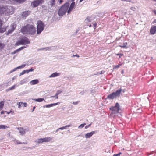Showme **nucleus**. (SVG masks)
Segmentation results:
<instances>
[{
	"instance_id": "1",
	"label": "nucleus",
	"mask_w": 156,
	"mask_h": 156,
	"mask_svg": "<svg viewBox=\"0 0 156 156\" xmlns=\"http://www.w3.org/2000/svg\"><path fill=\"white\" fill-rule=\"evenodd\" d=\"M13 8L11 6L0 5V16H8L13 14Z\"/></svg>"
},
{
	"instance_id": "2",
	"label": "nucleus",
	"mask_w": 156,
	"mask_h": 156,
	"mask_svg": "<svg viewBox=\"0 0 156 156\" xmlns=\"http://www.w3.org/2000/svg\"><path fill=\"white\" fill-rule=\"evenodd\" d=\"M21 31L24 34H29L32 35L35 34L36 30L33 25L27 24L23 27L21 29Z\"/></svg>"
},
{
	"instance_id": "3",
	"label": "nucleus",
	"mask_w": 156,
	"mask_h": 156,
	"mask_svg": "<svg viewBox=\"0 0 156 156\" xmlns=\"http://www.w3.org/2000/svg\"><path fill=\"white\" fill-rule=\"evenodd\" d=\"M69 6V4L68 2H66L63 5H62L59 9L58 12V14L60 16H62L64 15L67 12L68 7Z\"/></svg>"
},
{
	"instance_id": "4",
	"label": "nucleus",
	"mask_w": 156,
	"mask_h": 156,
	"mask_svg": "<svg viewBox=\"0 0 156 156\" xmlns=\"http://www.w3.org/2000/svg\"><path fill=\"white\" fill-rule=\"evenodd\" d=\"M44 27L45 24L42 21L40 20L38 21L37 26V34H40L44 30Z\"/></svg>"
},
{
	"instance_id": "5",
	"label": "nucleus",
	"mask_w": 156,
	"mask_h": 156,
	"mask_svg": "<svg viewBox=\"0 0 156 156\" xmlns=\"http://www.w3.org/2000/svg\"><path fill=\"white\" fill-rule=\"evenodd\" d=\"M109 109L112 111V114H116L120 112L121 110L120 105L118 103H116L115 106H112Z\"/></svg>"
},
{
	"instance_id": "6",
	"label": "nucleus",
	"mask_w": 156,
	"mask_h": 156,
	"mask_svg": "<svg viewBox=\"0 0 156 156\" xmlns=\"http://www.w3.org/2000/svg\"><path fill=\"white\" fill-rule=\"evenodd\" d=\"M121 89H119L115 92H113L111 94L108 95L107 98L109 100L113 99L117 97H119L122 91Z\"/></svg>"
},
{
	"instance_id": "7",
	"label": "nucleus",
	"mask_w": 156,
	"mask_h": 156,
	"mask_svg": "<svg viewBox=\"0 0 156 156\" xmlns=\"http://www.w3.org/2000/svg\"><path fill=\"white\" fill-rule=\"evenodd\" d=\"M30 43L29 39L25 37L24 38L21 39L16 43V45L18 46L20 45H24L30 44Z\"/></svg>"
},
{
	"instance_id": "8",
	"label": "nucleus",
	"mask_w": 156,
	"mask_h": 156,
	"mask_svg": "<svg viewBox=\"0 0 156 156\" xmlns=\"http://www.w3.org/2000/svg\"><path fill=\"white\" fill-rule=\"evenodd\" d=\"M52 139V137H49L37 139L35 142L37 144L42 143L43 142H47L50 141Z\"/></svg>"
},
{
	"instance_id": "9",
	"label": "nucleus",
	"mask_w": 156,
	"mask_h": 156,
	"mask_svg": "<svg viewBox=\"0 0 156 156\" xmlns=\"http://www.w3.org/2000/svg\"><path fill=\"white\" fill-rule=\"evenodd\" d=\"M44 2V0H34L31 2V4L33 7H36L43 3Z\"/></svg>"
},
{
	"instance_id": "10",
	"label": "nucleus",
	"mask_w": 156,
	"mask_h": 156,
	"mask_svg": "<svg viewBox=\"0 0 156 156\" xmlns=\"http://www.w3.org/2000/svg\"><path fill=\"white\" fill-rule=\"evenodd\" d=\"M26 0H8L6 2L8 4H17L23 3Z\"/></svg>"
},
{
	"instance_id": "11",
	"label": "nucleus",
	"mask_w": 156,
	"mask_h": 156,
	"mask_svg": "<svg viewBox=\"0 0 156 156\" xmlns=\"http://www.w3.org/2000/svg\"><path fill=\"white\" fill-rule=\"evenodd\" d=\"M16 27V26L15 24H14V23L12 24L10 27V29H8L7 32L6 33V34H8L11 33L12 32L14 31Z\"/></svg>"
},
{
	"instance_id": "12",
	"label": "nucleus",
	"mask_w": 156,
	"mask_h": 156,
	"mask_svg": "<svg viewBox=\"0 0 156 156\" xmlns=\"http://www.w3.org/2000/svg\"><path fill=\"white\" fill-rule=\"evenodd\" d=\"M96 131H92L90 133H87L85 134V137L86 138H90L92 135L97 133Z\"/></svg>"
},
{
	"instance_id": "13",
	"label": "nucleus",
	"mask_w": 156,
	"mask_h": 156,
	"mask_svg": "<svg viewBox=\"0 0 156 156\" xmlns=\"http://www.w3.org/2000/svg\"><path fill=\"white\" fill-rule=\"evenodd\" d=\"M75 2H73L70 4L69 7L67 11V13L68 14L70 13V12L72 11V9H75Z\"/></svg>"
},
{
	"instance_id": "14",
	"label": "nucleus",
	"mask_w": 156,
	"mask_h": 156,
	"mask_svg": "<svg viewBox=\"0 0 156 156\" xmlns=\"http://www.w3.org/2000/svg\"><path fill=\"white\" fill-rule=\"evenodd\" d=\"M156 33V25L152 26L150 29V33L151 34H154Z\"/></svg>"
},
{
	"instance_id": "15",
	"label": "nucleus",
	"mask_w": 156,
	"mask_h": 156,
	"mask_svg": "<svg viewBox=\"0 0 156 156\" xmlns=\"http://www.w3.org/2000/svg\"><path fill=\"white\" fill-rule=\"evenodd\" d=\"M26 66L25 64H23L21 66H19L17 67L14 68V69H13L12 70H11L10 72V73H12L16 71L18 69H20L23 68H24L25 66Z\"/></svg>"
},
{
	"instance_id": "16",
	"label": "nucleus",
	"mask_w": 156,
	"mask_h": 156,
	"mask_svg": "<svg viewBox=\"0 0 156 156\" xmlns=\"http://www.w3.org/2000/svg\"><path fill=\"white\" fill-rule=\"evenodd\" d=\"M18 105V108H20L22 106L26 107L27 106V104L26 103H23L20 102L17 103Z\"/></svg>"
},
{
	"instance_id": "17",
	"label": "nucleus",
	"mask_w": 156,
	"mask_h": 156,
	"mask_svg": "<svg viewBox=\"0 0 156 156\" xmlns=\"http://www.w3.org/2000/svg\"><path fill=\"white\" fill-rule=\"evenodd\" d=\"M55 0H49L48 4L49 6L51 7L55 5Z\"/></svg>"
},
{
	"instance_id": "18",
	"label": "nucleus",
	"mask_w": 156,
	"mask_h": 156,
	"mask_svg": "<svg viewBox=\"0 0 156 156\" xmlns=\"http://www.w3.org/2000/svg\"><path fill=\"white\" fill-rule=\"evenodd\" d=\"M18 129L19 130V132L21 135H23L25 134V131L23 128L20 127L18 128Z\"/></svg>"
},
{
	"instance_id": "19",
	"label": "nucleus",
	"mask_w": 156,
	"mask_h": 156,
	"mask_svg": "<svg viewBox=\"0 0 156 156\" xmlns=\"http://www.w3.org/2000/svg\"><path fill=\"white\" fill-rule=\"evenodd\" d=\"M19 85H17V84H15L13 86H12L11 87H9L8 89H6V92H8L10 90H13L14 89L18 87L19 86Z\"/></svg>"
},
{
	"instance_id": "20",
	"label": "nucleus",
	"mask_w": 156,
	"mask_h": 156,
	"mask_svg": "<svg viewBox=\"0 0 156 156\" xmlns=\"http://www.w3.org/2000/svg\"><path fill=\"white\" fill-rule=\"evenodd\" d=\"M39 81L37 79H35L31 81L30 82V84L31 85H34L38 83Z\"/></svg>"
},
{
	"instance_id": "21",
	"label": "nucleus",
	"mask_w": 156,
	"mask_h": 156,
	"mask_svg": "<svg viewBox=\"0 0 156 156\" xmlns=\"http://www.w3.org/2000/svg\"><path fill=\"white\" fill-rule=\"evenodd\" d=\"M30 11H27L23 12L22 14L23 17H26L27 16L30 14Z\"/></svg>"
},
{
	"instance_id": "22",
	"label": "nucleus",
	"mask_w": 156,
	"mask_h": 156,
	"mask_svg": "<svg viewBox=\"0 0 156 156\" xmlns=\"http://www.w3.org/2000/svg\"><path fill=\"white\" fill-rule=\"evenodd\" d=\"M28 81V80L27 78L23 79L20 81V84L22 85L26 83Z\"/></svg>"
},
{
	"instance_id": "23",
	"label": "nucleus",
	"mask_w": 156,
	"mask_h": 156,
	"mask_svg": "<svg viewBox=\"0 0 156 156\" xmlns=\"http://www.w3.org/2000/svg\"><path fill=\"white\" fill-rule=\"evenodd\" d=\"M59 74L57 73H54L51 74L49 76V78L55 77L59 76Z\"/></svg>"
},
{
	"instance_id": "24",
	"label": "nucleus",
	"mask_w": 156,
	"mask_h": 156,
	"mask_svg": "<svg viewBox=\"0 0 156 156\" xmlns=\"http://www.w3.org/2000/svg\"><path fill=\"white\" fill-rule=\"evenodd\" d=\"M8 27H7L6 28L3 27L2 28L1 27H0V33H2L6 31V30L8 29Z\"/></svg>"
},
{
	"instance_id": "25",
	"label": "nucleus",
	"mask_w": 156,
	"mask_h": 156,
	"mask_svg": "<svg viewBox=\"0 0 156 156\" xmlns=\"http://www.w3.org/2000/svg\"><path fill=\"white\" fill-rule=\"evenodd\" d=\"M33 100L37 102H41L42 101L44 100V99L42 98H38L37 99H33Z\"/></svg>"
},
{
	"instance_id": "26",
	"label": "nucleus",
	"mask_w": 156,
	"mask_h": 156,
	"mask_svg": "<svg viewBox=\"0 0 156 156\" xmlns=\"http://www.w3.org/2000/svg\"><path fill=\"white\" fill-rule=\"evenodd\" d=\"M25 48H26V47H25V46H23V47H20V48H19L18 49H16V50L15 51H14L15 52V53L18 52L19 51H21V50L24 49Z\"/></svg>"
},
{
	"instance_id": "27",
	"label": "nucleus",
	"mask_w": 156,
	"mask_h": 156,
	"mask_svg": "<svg viewBox=\"0 0 156 156\" xmlns=\"http://www.w3.org/2000/svg\"><path fill=\"white\" fill-rule=\"evenodd\" d=\"M71 126V124L67 125L65 126H63L62 127L60 128L59 129H61V130H63V129H66V127H70Z\"/></svg>"
},
{
	"instance_id": "28",
	"label": "nucleus",
	"mask_w": 156,
	"mask_h": 156,
	"mask_svg": "<svg viewBox=\"0 0 156 156\" xmlns=\"http://www.w3.org/2000/svg\"><path fill=\"white\" fill-rule=\"evenodd\" d=\"M9 126H7L5 125H0V129H5L7 128H9Z\"/></svg>"
},
{
	"instance_id": "29",
	"label": "nucleus",
	"mask_w": 156,
	"mask_h": 156,
	"mask_svg": "<svg viewBox=\"0 0 156 156\" xmlns=\"http://www.w3.org/2000/svg\"><path fill=\"white\" fill-rule=\"evenodd\" d=\"M4 102L2 101L0 102V110H2L3 108Z\"/></svg>"
},
{
	"instance_id": "30",
	"label": "nucleus",
	"mask_w": 156,
	"mask_h": 156,
	"mask_svg": "<svg viewBox=\"0 0 156 156\" xmlns=\"http://www.w3.org/2000/svg\"><path fill=\"white\" fill-rule=\"evenodd\" d=\"M14 142L16 144H22V142H20L18 140L15 139L14 140Z\"/></svg>"
},
{
	"instance_id": "31",
	"label": "nucleus",
	"mask_w": 156,
	"mask_h": 156,
	"mask_svg": "<svg viewBox=\"0 0 156 156\" xmlns=\"http://www.w3.org/2000/svg\"><path fill=\"white\" fill-rule=\"evenodd\" d=\"M86 23H89L91 22V18L90 17H87L85 20Z\"/></svg>"
},
{
	"instance_id": "32",
	"label": "nucleus",
	"mask_w": 156,
	"mask_h": 156,
	"mask_svg": "<svg viewBox=\"0 0 156 156\" xmlns=\"http://www.w3.org/2000/svg\"><path fill=\"white\" fill-rule=\"evenodd\" d=\"M127 44V43L125 42L123 43V44H122V45H120L119 46L122 48H126Z\"/></svg>"
},
{
	"instance_id": "33",
	"label": "nucleus",
	"mask_w": 156,
	"mask_h": 156,
	"mask_svg": "<svg viewBox=\"0 0 156 156\" xmlns=\"http://www.w3.org/2000/svg\"><path fill=\"white\" fill-rule=\"evenodd\" d=\"M51 107H52V104H48V105H44L43 106V107H44V108H50Z\"/></svg>"
},
{
	"instance_id": "34",
	"label": "nucleus",
	"mask_w": 156,
	"mask_h": 156,
	"mask_svg": "<svg viewBox=\"0 0 156 156\" xmlns=\"http://www.w3.org/2000/svg\"><path fill=\"white\" fill-rule=\"evenodd\" d=\"M44 50H45V51L47 50H51V47H47L44 48Z\"/></svg>"
},
{
	"instance_id": "35",
	"label": "nucleus",
	"mask_w": 156,
	"mask_h": 156,
	"mask_svg": "<svg viewBox=\"0 0 156 156\" xmlns=\"http://www.w3.org/2000/svg\"><path fill=\"white\" fill-rule=\"evenodd\" d=\"M86 125L85 123H84L83 124H81L78 126V128L81 129L83 128L84 126Z\"/></svg>"
},
{
	"instance_id": "36",
	"label": "nucleus",
	"mask_w": 156,
	"mask_h": 156,
	"mask_svg": "<svg viewBox=\"0 0 156 156\" xmlns=\"http://www.w3.org/2000/svg\"><path fill=\"white\" fill-rule=\"evenodd\" d=\"M105 72V71H101V72H98L97 73V75L103 74Z\"/></svg>"
},
{
	"instance_id": "37",
	"label": "nucleus",
	"mask_w": 156,
	"mask_h": 156,
	"mask_svg": "<svg viewBox=\"0 0 156 156\" xmlns=\"http://www.w3.org/2000/svg\"><path fill=\"white\" fill-rule=\"evenodd\" d=\"M61 92H62V91H61L60 90H58L56 92L55 94V95H56V96H58L59 95V94Z\"/></svg>"
},
{
	"instance_id": "38",
	"label": "nucleus",
	"mask_w": 156,
	"mask_h": 156,
	"mask_svg": "<svg viewBox=\"0 0 156 156\" xmlns=\"http://www.w3.org/2000/svg\"><path fill=\"white\" fill-rule=\"evenodd\" d=\"M60 102H57L56 103H54L52 104V106H55L56 105H58L60 104Z\"/></svg>"
},
{
	"instance_id": "39",
	"label": "nucleus",
	"mask_w": 156,
	"mask_h": 156,
	"mask_svg": "<svg viewBox=\"0 0 156 156\" xmlns=\"http://www.w3.org/2000/svg\"><path fill=\"white\" fill-rule=\"evenodd\" d=\"M79 102H80L79 101H78L76 102H73L72 103L74 105H77L79 103Z\"/></svg>"
},
{
	"instance_id": "40",
	"label": "nucleus",
	"mask_w": 156,
	"mask_h": 156,
	"mask_svg": "<svg viewBox=\"0 0 156 156\" xmlns=\"http://www.w3.org/2000/svg\"><path fill=\"white\" fill-rule=\"evenodd\" d=\"M25 70H23L21 73H20V76H21V75H23L25 73Z\"/></svg>"
},
{
	"instance_id": "41",
	"label": "nucleus",
	"mask_w": 156,
	"mask_h": 156,
	"mask_svg": "<svg viewBox=\"0 0 156 156\" xmlns=\"http://www.w3.org/2000/svg\"><path fill=\"white\" fill-rule=\"evenodd\" d=\"M77 57L78 58H79L80 56L78 55L77 54H76L75 55H73L72 56H71V57Z\"/></svg>"
},
{
	"instance_id": "42",
	"label": "nucleus",
	"mask_w": 156,
	"mask_h": 156,
	"mask_svg": "<svg viewBox=\"0 0 156 156\" xmlns=\"http://www.w3.org/2000/svg\"><path fill=\"white\" fill-rule=\"evenodd\" d=\"M121 66V64H119L118 65H115V66L114 68L116 69L120 67V66Z\"/></svg>"
},
{
	"instance_id": "43",
	"label": "nucleus",
	"mask_w": 156,
	"mask_h": 156,
	"mask_svg": "<svg viewBox=\"0 0 156 156\" xmlns=\"http://www.w3.org/2000/svg\"><path fill=\"white\" fill-rule=\"evenodd\" d=\"M63 2V0H58V3H59V4L60 5Z\"/></svg>"
},
{
	"instance_id": "44",
	"label": "nucleus",
	"mask_w": 156,
	"mask_h": 156,
	"mask_svg": "<svg viewBox=\"0 0 156 156\" xmlns=\"http://www.w3.org/2000/svg\"><path fill=\"white\" fill-rule=\"evenodd\" d=\"M122 154V153L121 152H119L118 154H114L113 155V156H119L120 155V154Z\"/></svg>"
},
{
	"instance_id": "45",
	"label": "nucleus",
	"mask_w": 156,
	"mask_h": 156,
	"mask_svg": "<svg viewBox=\"0 0 156 156\" xmlns=\"http://www.w3.org/2000/svg\"><path fill=\"white\" fill-rule=\"evenodd\" d=\"M54 97H55V99H58V96H56V95H55L54 96H51L50 97V98H54Z\"/></svg>"
},
{
	"instance_id": "46",
	"label": "nucleus",
	"mask_w": 156,
	"mask_h": 156,
	"mask_svg": "<svg viewBox=\"0 0 156 156\" xmlns=\"http://www.w3.org/2000/svg\"><path fill=\"white\" fill-rule=\"evenodd\" d=\"M3 45L2 43H0V49H2L3 47Z\"/></svg>"
},
{
	"instance_id": "47",
	"label": "nucleus",
	"mask_w": 156,
	"mask_h": 156,
	"mask_svg": "<svg viewBox=\"0 0 156 156\" xmlns=\"http://www.w3.org/2000/svg\"><path fill=\"white\" fill-rule=\"evenodd\" d=\"M85 92L84 91H82L80 93V94L81 95H83L84 94Z\"/></svg>"
},
{
	"instance_id": "48",
	"label": "nucleus",
	"mask_w": 156,
	"mask_h": 156,
	"mask_svg": "<svg viewBox=\"0 0 156 156\" xmlns=\"http://www.w3.org/2000/svg\"><path fill=\"white\" fill-rule=\"evenodd\" d=\"M91 125V124H90L89 125H87L85 127V129H87V128H89L90 126Z\"/></svg>"
},
{
	"instance_id": "49",
	"label": "nucleus",
	"mask_w": 156,
	"mask_h": 156,
	"mask_svg": "<svg viewBox=\"0 0 156 156\" xmlns=\"http://www.w3.org/2000/svg\"><path fill=\"white\" fill-rule=\"evenodd\" d=\"M7 112L6 111H2L1 112V114H4L5 113V112Z\"/></svg>"
},
{
	"instance_id": "50",
	"label": "nucleus",
	"mask_w": 156,
	"mask_h": 156,
	"mask_svg": "<svg viewBox=\"0 0 156 156\" xmlns=\"http://www.w3.org/2000/svg\"><path fill=\"white\" fill-rule=\"evenodd\" d=\"M117 55H119V58H120L121 57V56H122L123 55L122 54H117Z\"/></svg>"
},
{
	"instance_id": "51",
	"label": "nucleus",
	"mask_w": 156,
	"mask_h": 156,
	"mask_svg": "<svg viewBox=\"0 0 156 156\" xmlns=\"http://www.w3.org/2000/svg\"><path fill=\"white\" fill-rule=\"evenodd\" d=\"M34 70V69L31 68V69H29V72L33 71Z\"/></svg>"
},
{
	"instance_id": "52",
	"label": "nucleus",
	"mask_w": 156,
	"mask_h": 156,
	"mask_svg": "<svg viewBox=\"0 0 156 156\" xmlns=\"http://www.w3.org/2000/svg\"><path fill=\"white\" fill-rule=\"evenodd\" d=\"M152 12L154 13L155 15H156V10L154 9L152 10Z\"/></svg>"
},
{
	"instance_id": "53",
	"label": "nucleus",
	"mask_w": 156,
	"mask_h": 156,
	"mask_svg": "<svg viewBox=\"0 0 156 156\" xmlns=\"http://www.w3.org/2000/svg\"><path fill=\"white\" fill-rule=\"evenodd\" d=\"M24 130H25V132H26L28 131H29V128H27L26 129H24Z\"/></svg>"
},
{
	"instance_id": "54",
	"label": "nucleus",
	"mask_w": 156,
	"mask_h": 156,
	"mask_svg": "<svg viewBox=\"0 0 156 156\" xmlns=\"http://www.w3.org/2000/svg\"><path fill=\"white\" fill-rule=\"evenodd\" d=\"M5 0H0V3H4Z\"/></svg>"
},
{
	"instance_id": "55",
	"label": "nucleus",
	"mask_w": 156,
	"mask_h": 156,
	"mask_svg": "<svg viewBox=\"0 0 156 156\" xmlns=\"http://www.w3.org/2000/svg\"><path fill=\"white\" fill-rule=\"evenodd\" d=\"M2 25V22L1 20H0V27H1Z\"/></svg>"
},
{
	"instance_id": "56",
	"label": "nucleus",
	"mask_w": 156,
	"mask_h": 156,
	"mask_svg": "<svg viewBox=\"0 0 156 156\" xmlns=\"http://www.w3.org/2000/svg\"><path fill=\"white\" fill-rule=\"evenodd\" d=\"M25 73H28L29 72V70H25Z\"/></svg>"
},
{
	"instance_id": "57",
	"label": "nucleus",
	"mask_w": 156,
	"mask_h": 156,
	"mask_svg": "<svg viewBox=\"0 0 156 156\" xmlns=\"http://www.w3.org/2000/svg\"><path fill=\"white\" fill-rule=\"evenodd\" d=\"M11 112H12V111H10L9 112H7H7H5V113H6L8 114H9L11 113Z\"/></svg>"
},
{
	"instance_id": "58",
	"label": "nucleus",
	"mask_w": 156,
	"mask_h": 156,
	"mask_svg": "<svg viewBox=\"0 0 156 156\" xmlns=\"http://www.w3.org/2000/svg\"><path fill=\"white\" fill-rule=\"evenodd\" d=\"M43 50H44V48H40V49H38V51Z\"/></svg>"
},
{
	"instance_id": "59",
	"label": "nucleus",
	"mask_w": 156,
	"mask_h": 156,
	"mask_svg": "<svg viewBox=\"0 0 156 156\" xmlns=\"http://www.w3.org/2000/svg\"><path fill=\"white\" fill-rule=\"evenodd\" d=\"M2 87L1 85H0V90L2 89Z\"/></svg>"
},
{
	"instance_id": "60",
	"label": "nucleus",
	"mask_w": 156,
	"mask_h": 156,
	"mask_svg": "<svg viewBox=\"0 0 156 156\" xmlns=\"http://www.w3.org/2000/svg\"><path fill=\"white\" fill-rule=\"evenodd\" d=\"M131 9L132 10H135V8L132 7L131 8Z\"/></svg>"
},
{
	"instance_id": "61",
	"label": "nucleus",
	"mask_w": 156,
	"mask_h": 156,
	"mask_svg": "<svg viewBox=\"0 0 156 156\" xmlns=\"http://www.w3.org/2000/svg\"><path fill=\"white\" fill-rule=\"evenodd\" d=\"M59 130H60V129H59V128H58V129H57L56 130L55 132H58V131Z\"/></svg>"
},
{
	"instance_id": "62",
	"label": "nucleus",
	"mask_w": 156,
	"mask_h": 156,
	"mask_svg": "<svg viewBox=\"0 0 156 156\" xmlns=\"http://www.w3.org/2000/svg\"><path fill=\"white\" fill-rule=\"evenodd\" d=\"M35 106L33 108V110L32 111L33 112L35 109Z\"/></svg>"
},
{
	"instance_id": "63",
	"label": "nucleus",
	"mask_w": 156,
	"mask_h": 156,
	"mask_svg": "<svg viewBox=\"0 0 156 156\" xmlns=\"http://www.w3.org/2000/svg\"><path fill=\"white\" fill-rule=\"evenodd\" d=\"M15 51H14L13 52H12L11 53V54L12 55H13V54H15Z\"/></svg>"
},
{
	"instance_id": "64",
	"label": "nucleus",
	"mask_w": 156,
	"mask_h": 156,
	"mask_svg": "<svg viewBox=\"0 0 156 156\" xmlns=\"http://www.w3.org/2000/svg\"><path fill=\"white\" fill-rule=\"evenodd\" d=\"M93 25H94V27H95V26H96V24H95V23H94V24H93Z\"/></svg>"
}]
</instances>
